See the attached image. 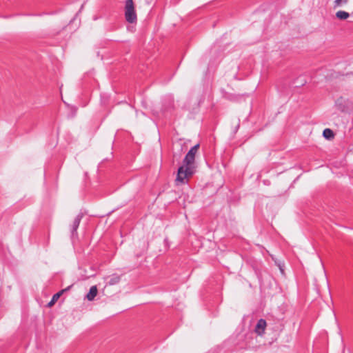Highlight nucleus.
<instances>
[{
	"instance_id": "nucleus-1",
	"label": "nucleus",
	"mask_w": 353,
	"mask_h": 353,
	"mask_svg": "<svg viewBox=\"0 0 353 353\" xmlns=\"http://www.w3.org/2000/svg\"><path fill=\"white\" fill-rule=\"evenodd\" d=\"M199 148L196 144L191 148L185 155L183 163L178 169L176 181L180 183H185V179L191 176L195 172L194 159L195 154Z\"/></svg>"
},
{
	"instance_id": "nucleus-2",
	"label": "nucleus",
	"mask_w": 353,
	"mask_h": 353,
	"mask_svg": "<svg viewBox=\"0 0 353 353\" xmlns=\"http://www.w3.org/2000/svg\"><path fill=\"white\" fill-rule=\"evenodd\" d=\"M125 17L128 23H133L137 21L133 0H125Z\"/></svg>"
},
{
	"instance_id": "nucleus-3",
	"label": "nucleus",
	"mask_w": 353,
	"mask_h": 353,
	"mask_svg": "<svg viewBox=\"0 0 353 353\" xmlns=\"http://www.w3.org/2000/svg\"><path fill=\"white\" fill-rule=\"evenodd\" d=\"M83 216V214L82 212H80L75 217V219L72 223V225L71 233H72V236H74V234H77V230L79 226L80 222H81Z\"/></svg>"
},
{
	"instance_id": "nucleus-4",
	"label": "nucleus",
	"mask_w": 353,
	"mask_h": 353,
	"mask_svg": "<svg viewBox=\"0 0 353 353\" xmlns=\"http://www.w3.org/2000/svg\"><path fill=\"white\" fill-rule=\"evenodd\" d=\"M266 327V321L265 320L261 319L258 321L256 327L255 332L259 335H262L264 333L265 329Z\"/></svg>"
},
{
	"instance_id": "nucleus-5",
	"label": "nucleus",
	"mask_w": 353,
	"mask_h": 353,
	"mask_svg": "<svg viewBox=\"0 0 353 353\" xmlns=\"http://www.w3.org/2000/svg\"><path fill=\"white\" fill-rule=\"evenodd\" d=\"M98 292L97 286L93 285L90 288L89 292L86 295V298L88 301H92L97 296Z\"/></svg>"
},
{
	"instance_id": "nucleus-6",
	"label": "nucleus",
	"mask_w": 353,
	"mask_h": 353,
	"mask_svg": "<svg viewBox=\"0 0 353 353\" xmlns=\"http://www.w3.org/2000/svg\"><path fill=\"white\" fill-rule=\"evenodd\" d=\"M121 280V276L117 274H113L109 277L108 284L113 285L117 284Z\"/></svg>"
},
{
	"instance_id": "nucleus-7",
	"label": "nucleus",
	"mask_w": 353,
	"mask_h": 353,
	"mask_svg": "<svg viewBox=\"0 0 353 353\" xmlns=\"http://www.w3.org/2000/svg\"><path fill=\"white\" fill-rule=\"evenodd\" d=\"M323 136L325 139L331 140L334 137V133L332 130L330 128H325L323 132Z\"/></svg>"
},
{
	"instance_id": "nucleus-8",
	"label": "nucleus",
	"mask_w": 353,
	"mask_h": 353,
	"mask_svg": "<svg viewBox=\"0 0 353 353\" xmlns=\"http://www.w3.org/2000/svg\"><path fill=\"white\" fill-rule=\"evenodd\" d=\"M336 17L340 20L347 19L350 17V14L347 12L343 10H339L336 12Z\"/></svg>"
},
{
	"instance_id": "nucleus-9",
	"label": "nucleus",
	"mask_w": 353,
	"mask_h": 353,
	"mask_svg": "<svg viewBox=\"0 0 353 353\" xmlns=\"http://www.w3.org/2000/svg\"><path fill=\"white\" fill-rule=\"evenodd\" d=\"M63 294V291H59L52 296L51 301L48 303L49 306H52L57 301L59 297Z\"/></svg>"
},
{
	"instance_id": "nucleus-10",
	"label": "nucleus",
	"mask_w": 353,
	"mask_h": 353,
	"mask_svg": "<svg viewBox=\"0 0 353 353\" xmlns=\"http://www.w3.org/2000/svg\"><path fill=\"white\" fill-rule=\"evenodd\" d=\"M73 285H70V286L67 287L65 289L61 290V291H63V294L68 290L72 287Z\"/></svg>"
},
{
	"instance_id": "nucleus-11",
	"label": "nucleus",
	"mask_w": 353,
	"mask_h": 353,
	"mask_svg": "<svg viewBox=\"0 0 353 353\" xmlns=\"http://www.w3.org/2000/svg\"><path fill=\"white\" fill-rule=\"evenodd\" d=\"M239 127H240V123H239H239H237V125H236V127L234 128V133H236V132L238 131V130H239Z\"/></svg>"
},
{
	"instance_id": "nucleus-12",
	"label": "nucleus",
	"mask_w": 353,
	"mask_h": 353,
	"mask_svg": "<svg viewBox=\"0 0 353 353\" xmlns=\"http://www.w3.org/2000/svg\"><path fill=\"white\" fill-rule=\"evenodd\" d=\"M341 1L342 0H335L334 1L335 6H339L341 4Z\"/></svg>"
},
{
	"instance_id": "nucleus-13",
	"label": "nucleus",
	"mask_w": 353,
	"mask_h": 353,
	"mask_svg": "<svg viewBox=\"0 0 353 353\" xmlns=\"http://www.w3.org/2000/svg\"><path fill=\"white\" fill-rule=\"evenodd\" d=\"M347 2V0H344V3H346Z\"/></svg>"
}]
</instances>
